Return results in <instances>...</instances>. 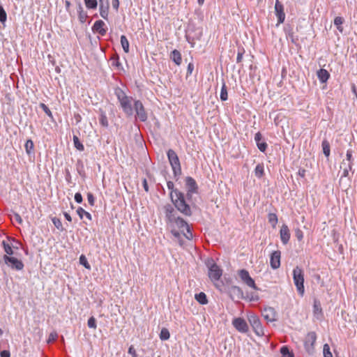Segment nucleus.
I'll return each mask as SVG.
<instances>
[{
  "label": "nucleus",
  "mask_w": 357,
  "mask_h": 357,
  "mask_svg": "<svg viewBox=\"0 0 357 357\" xmlns=\"http://www.w3.org/2000/svg\"><path fill=\"white\" fill-rule=\"evenodd\" d=\"M170 199L175 208L185 216H191L192 214L190 206L186 202L184 194L178 189L170 192Z\"/></svg>",
  "instance_id": "nucleus-1"
},
{
  "label": "nucleus",
  "mask_w": 357,
  "mask_h": 357,
  "mask_svg": "<svg viewBox=\"0 0 357 357\" xmlns=\"http://www.w3.org/2000/svg\"><path fill=\"white\" fill-rule=\"evenodd\" d=\"M293 280L298 293L303 296L305 292L303 271L296 266L293 270Z\"/></svg>",
  "instance_id": "nucleus-2"
},
{
  "label": "nucleus",
  "mask_w": 357,
  "mask_h": 357,
  "mask_svg": "<svg viewBox=\"0 0 357 357\" xmlns=\"http://www.w3.org/2000/svg\"><path fill=\"white\" fill-rule=\"evenodd\" d=\"M206 266L208 269V277L212 282H216L220 280L222 275V270L217 265L213 259H208L206 262Z\"/></svg>",
  "instance_id": "nucleus-3"
},
{
  "label": "nucleus",
  "mask_w": 357,
  "mask_h": 357,
  "mask_svg": "<svg viewBox=\"0 0 357 357\" xmlns=\"http://www.w3.org/2000/svg\"><path fill=\"white\" fill-rule=\"evenodd\" d=\"M172 224H175L187 239L190 240L192 238V234L190 231V227L183 218L178 216L175 220H173Z\"/></svg>",
  "instance_id": "nucleus-4"
},
{
  "label": "nucleus",
  "mask_w": 357,
  "mask_h": 357,
  "mask_svg": "<svg viewBox=\"0 0 357 357\" xmlns=\"http://www.w3.org/2000/svg\"><path fill=\"white\" fill-rule=\"evenodd\" d=\"M167 157L172 167L174 176H176L177 175H180L181 174V165L176 152L172 149H169L167 151Z\"/></svg>",
  "instance_id": "nucleus-5"
},
{
  "label": "nucleus",
  "mask_w": 357,
  "mask_h": 357,
  "mask_svg": "<svg viewBox=\"0 0 357 357\" xmlns=\"http://www.w3.org/2000/svg\"><path fill=\"white\" fill-rule=\"evenodd\" d=\"M248 321L252 327L253 328V330L256 335H257L258 336H262L264 335V329L261 326L259 318L257 315L251 314L248 315Z\"/></svg>",
  "instance_id": "nucleus-6"
},
{
  "label": "nucleus",
  "mask_w": 357,
  "mask_h": 357,
  "mask_svg": "<svg viewBox=\"0 0 357 357\" xmlns=\"http://www.w3.org/2000/svg\"><path fill=\"white\" fill-rule=\"evenodd\" d=\"M3 260L5 264L12 269L21 271L24 268V264L22 261L15 257L5 255L3 256Z\"/></svg>",
  "instance_id": "nucleus-7"
},
{
  "label": "nucleus",
  "mask_w": 357,
  "mask_h": 357,
  "mask_svg": "<svg viewBox=\"0 0 357 357\" xmlns=\"http://www.w3.org/2000/svg\"><path fill=\"white\" fill-rule=\"evenodd\" d=\"M238 275L241 281L249 287L254 289H258L255 280L250 277L249 272L245 269H241L238 271Z\"/></svg>",
  "instance_id": "nucleus-8"
},
{
  "label": "nucleus",
  "mask_w": 357,
  "mask_h": 357,
  "mask_svg": "<svg viewBox=\"0 0 357 357\" xmlns=\"http://www.w3.org/2000/svg\"><path fill=\"white\" fill-rule=\"evenodd\" d=\"M228 294L231 300L245 299L243 291L241 287L232 285L228 288Z\"/></svg>",
  "instance_id": "nucleus-9"
},
{
  "label": "nucleus",
  "mask_w": 357,
  "mask_h": 357,
  "mask_svg": "<svg viewBox=\"0 0 357 357\" xmlns=\"http://www.w3.org/2000/svg\"><path fill=\"white\" fill-rule=\"evenodd\" d=\"M134 109L139 119L144 122L147 120L148 116L145 111L144 107L140 100H135Z\"/></svg>",
  "instance_id": "nucleus-10"
},
{
  "label": "nucleus",
  "mask_w": 357,
  "mask_h": 357,
  "mask_svg": "<svg viewBox=\"0 0 357 357\" xmlns=\"http://www.w3.org/2000/svg\"><path fill=\"white\" fill-rule=\"evenodd\" d=\"M164 212L165 214L166 222L169 224L173 223V220H175L177 215V212L171 204H168L164 206Z\"/></svg>",
  "instance_id": "nucleus-11"
},
{
  "label": "nucleus",
  "mask_w": 357,
  "mask_h": 357,
  "mask_svg": "<svg viewBox=\"0 0 357 357\" xmlns=\"http://www.w3.org/2000/svg\"><path fill=\"white\" fill-rule=\"evenodd\" d=\"M234 328L241 333H247L248 331V326L246 321L241 318H235L232 321Z\"/></svg>",
  "instance_id": "nucleus-12"
},
{
  "label": "nucleus",
  "mask_w": 357,
  "mask_h": 357,
  "mask_svg": "<svg viewBox=\"0 0 357 357\" xmlns=\"http://www.w3.org/2000/svg\"><path fill=\"white\" fill-rule=\"evenodd\" d=\"M131 100V97H127L126 99L119 102L123 111L128 116H130L133 114V109L132 107Z\"/></svg>",
  "instance_id": "nucleus-13"
},
{
  "label": "nucleus",
  "mask_w": 357,
  "mask_h": 357,
  "mask_svg": "<svg viewBox=\"0 0 357 357\" xmlns=\"http://www.w3.org/2000/svg\"><path fill=\"white\" fill-rule=\"evenodd\" d=\"M275 12L278 17V23H283L285 19V13L284 12L283 5L278 0H276L275 4Z\"/></svg>",
  "instance_id": "nucleus-14"
},
{
  "label": "nucleus",
  "mask_w": 357,
  "mask_h": 357,
  "mask_svg": "<svg viewBox=\"0 0 357 357\" xmlns=\"http://www.w3.org/2000/svg\"><path fill=\"white\" fill-rule=\"evenodd\" d=\"M281 252L275 250L273 252L270 257V265L273 269H277L280 266Z\"/></svg>",
  "instance_id": "nucleus-15"
},
{
  "label": "nucleus",
  "mask_w": 357,
  "mask_h": 357,
  "mask_svg": "<svg viewBox=\"0 0 357 357\" xmlns=\"http://www.w3.org/2000/svg\"><path fill=\"white\" fill-rule=\"evenodd\" d=\"M276 315L277 314L275 309L271 307H265L262 312V316L269 322L276 321Z\"/></svg>",
  "instance_id": "nucleus-16"
},
{
  "label": "nucleus",
  "mask_w": 357,
  "mask_h": 357,
  "mask_svg": "<svg viewBox=\"0 0 357 357\" xmlns=\"http://www.w3.org/2000/svg\"><path fill=\"white\" fill-rule=\"evenodd\" d=\"M280 236L284 245L288 243L290 238V231L287 225H282L280 230Z\"/></svg>",
  "instance_id": "nucleus-17"
},
{
  "label": "nucleus",
  "mask_w": 357,
  "mask_h": 357,
  "mask_svg": "<svg viewBox=\"0 0 357 357\" xmlns=\"http://www.w3.org/2000/svg\"><path fill=\"white\" fill-rule=\"evenodd\" d=\"M105 26V22L102 20H99L95 22L92 26V30L93 32H97L103 36L107 33V29L104 27Z\"/></svg>",
  "instance_id": "nucleus-18"
},
{
  "label": "nucleus",
  "mask_w": 357,
  "mask_h": 357,
  "mask_svg": "<svg viewBox=\"0 0 357 357\" xmlns=\"http://www.w3.org/2000/svg\"><path fill=\"white\" fill-rule=\"evenodd\" d=\"M109 9V1H105L104 3H102L99 5V11L100 16L105 19L107 20L108 14Z\"/></svg>",
  "instance_id": "nucleus-19"
},
{
  "label": "nucleus",
  "mask_w": 357,
  "mask_h": 357,
  "mask_svg": "<svg viewBox=\"0 0 357 357\" xmlns=\"http://www.w3.org/2000/svg\"><path fill=\"white\" fill-rule=\"evenodd\" d=\"M185 187L187 190L196 192L197 190V185L194 178L190 176L185 178Z\"/></svg>",
  "instance_id": "nucleus-20"
},
{
  "label": "nucleus",
  "mask_w": 357,
  "mask_h": 357,
  "mask_svg": "<svg viewBox=\"0 0 357 357\" xmlns=\"http://www.w3.org/2000/svg\"><path fill=\"white\" fill-rule=\"evenodd\" d=\"M317 77L321 83H325L330 77L329 73L323 68L319 69L317 73Z\"/></svg>",
  "instance_id": "nucleus-21"
},
{
  "label": "nucleus",
  "mask_w": 357,
  "mask_h": 357,
  "mask_svg": "<svg viewBox=\"0 0 357 357\" xmlns=\"http://www.w3.org/2000/svg\"><path fill=\"white\" fill-rule=\"evenodd\" d=\"M170 58L177 66H179L181 63V54L178 50H174L171 52Z\"/></svg>",
  "instance_id": "nucleus-22"
},
{
  "label": "nucleus",
  "mask_w": 357,
  "mask_h": 357,
  "mask_svg": "<svg viewBox=\"0 0 357 357\" xmlns=\"http://www.w3.org/2000/svg\"><path fill=\"white\" fill-rule=\"evenodd\" d=\"M9 241H10L9 239L8 241H3L2 245H3V250H4L5 252L6 253V255L8 256H11L13 255L14 252L13 250V246Z\"/></svg>",
  "instance_id": "nucleus-23"
},
{
  "label": "nucleus",
  "mask_w": 357,
  "mask_h": 357,
  "mask_svg": "<svg viewBox=\"0 0 357 357\" xmlns=\"http://www.w3.org/2000/svg\"><path fill=\"white\" fill-rule=\"evenodd\" d=\"M114 94L116 95L118 100L121 102V100H123L124 99H126L127 97H128L126 93L119 87H117L115 89Z\"/></svg>",
  "instance_id": "nucleus-24"
},
{
  "label": "nucleus",
  "mask_w": 357,
  "mask_h": 357,
  "mask_svg": "<svg viewBox=\"0 0 357 357\" xmlns=\"http://www.w3.org/2000/svg\"><path fill=\"white\" fill-rule=\"evenodd\" d=\"M195 299L202 305H205L208 303L206 295L204 292L195 294Z\"/></svg>",
  "instance_id": "nucleus-25"
},
{
  "label": "nucleus",
  "mask_w": 357,
  "mask_h": 357,
  "mask_svg": "<svg viewBox=\"0 0 357 357\" xmlns=\"http://www.w3.org/2000/svg\"><path fill=\"white\" fill-rule=\"evenodd\" d=\"M321 146H322L323 153H324V155L326 157H328L331 153L329 142L326 139L323 140L322 143H321Z\"/></svg>",
  "instance_id": "nucleus-26"
},
{
  "label": "nucleus",
  "mask_w": 357,
  "mask_h": 357,
  "mask_svg": "<svg viewBox=\"0 0 357 357\" xmlns=\"http://www.w3.org/2000/svg\"><path fill=\"white\" fill-rule=\"evenodd\" d=\"M99 122L103 127L107 128L109 126L107 117L102 110H100V112Z\"/></svg>",
  "instance_id": "nucleus-27"
},
{
  "label": "nucleus",
  "mask_w": 357,
  "mask_h": 357,
  "mask_svg": "<svg viewBox=\"0 0 357 357\" xmlns=\"http://www.w3.org/2000/svg\"><path fill=\"white\" fill-rule=\"evenodd\" d=\"M255 174L259 178H261L264 176V165L262 163H259L256 166L255 169Z\"/></svg>",
  "instance_id": "nucleus-28"
},
{
  "label": "nucleus",
  "mask_w": 357,
  "mask_h": 357,
  "mask_svg": "<svg viewBox=\"0 0 357 357\" xmlns=\"http://www.w3.org/2000/svg\"><path fill=\"white\" fill-rule=\"evenodd\" d=\"M77 213L80 218V219H82L84 215L86 216V218L89 220L92 219L91 215L89 212L86 211L82 207H78V208L77 209Z\"/></svg>",
  "instance_id": "nucleus-29"
},
{
  "label": "nucleus",
  "mask_w": 357,
  "mask_h": 357,
  "mask_svg": "<svg viewBox=\"0 0 357 357\" xmlns=\"http://www.w3.org/2000/svg\"><path fill=\"white\" fill-rule=\"evenodd\" d=\"M86 8L89 10H95L98 6V0H84Z\"/></svg>",
  "instance_id": "nucleus-30"
},
{
  "label": "nucleus",
  "mask_w": 357,
  "mask_h": 357,
  "mask_svg": "<svg viewBox=\"0 0 357 357\" xmlns=\"http://www.w3.org/2000/svg\"><path fill=\"white\" fill-rule=\"evenodd\" d=\"M121 44L126 53L129 52V42L126 36L122 35L121 36Z\"/></svg>",
  "instance_id": "nucleus-31"
},
{
  "label": "nucleus",
  "mask_w": 357,
  "mask_h": 357,
  "mask_svg": "<svg viewBox=\"0 0 357 357\" xmlns=\"http://www.w3.org/2000/svg\"><path fill=\"white\" fill-rule=\"evenodd\" d=\"M33 147L34 145L33 141L31 139H27L24 144V148L28 155H31L33 153Z\"/></svg>",
  "instance_id": "nucleus-32"
},
{
  "label": "nucleus",
  "mask_w": 357,
  "mask_h": 357,
  "mask_svg": "<svg viewBox=\"0 0 357 357\" xmlns=\"http://www.w3.org/2000/svg\"><path fill=\"white\" fill-rule=\"evenodd\" d=\"M344 22V19L342 17L337 16L334 20V24L337 27V30L341 33L343 31V27L342 24Z\"/></svg>",
  "instance_id": "nucleus-33"
},
{
  "label": "nucleus",
  "mask_w": 357,
  "mask_h": 357,
  "mask_svg": "<svg viewBox=\"0 0 357 357\" xmlns=\"http://www.w3.org/2000/svg\"><path fill=\"white\" fill-rule=\"evenodd\" d=\"M227 98H228V95H227V86H226L225 82L224 81H222V85L221 87V91H220V99L222 101H225L227 100Z\"/></svg>",
  "instance_id": "nucleus-34"
},
{
  "label": "nucleus",
  "mask_w": 357,
  "mask_h": 357,
  "mask_svg": "<svg viewBox=\"0 0 357 357\" xmlns=\"http://www.w3.org/2000/svg\"><path fill=\"white\" fill-rule=\"evenodd\" d=\"M268 220L269 223L272 225L273 228L275 227L278 223V216L275 213H270L268 215Z\"/></svg>",
  "instance_id": "nucleus-35"
},
{
  "label": "nucleus",
  "mask_w": 357,
  "mask_h": 357,
  "mask_svg": "<svg viewBox=\"0 0 357 357\" xmlns=\"http://www.w3.org/2000/svg\"><path fill=\"white\" fill-rule=\"evenodd\" d=\"M73 144H74V146L78 150V151H82L84 150V145L80 142L79 138L76 135H74L73 136Z\"/></svg>",
  "instance_id": "nucleus-36"
},
{
  "label": "nucleus",
  "mask_w": 357,
  "mask_h": 357,
  "mask_svg": "<svg viewBox=\"0 0 357 357\" xmlns=\"http://www.w3.org/2000/svg\"><path fill=\"white\" fill-rule=\"evenodd\" d=\"M280 353L282 357H294V354L291 352L287 346H283L280 349Z\"/></svg>",
  "instance_id": "nucleus-37"
},
{
  "label": "nucleus",
  "mask_w": 357,
  "mask_h": 357,
  "mask_svg": "<svg viewBox=\"0 0 357 357\" xmlns=\"http://www.w3.org/2000/svg\"><path fill=\"white\" fill-rule=\"evenodd\" d=\"M170 334L167 328H163L160 331V338L161 340H167L169 338Z\"/></svg>",
  "instance_id": "nucleus-38"
},
{
  "label": "nucleus",
  "mask_w": 357,
  "mask_h": 357,
  "mask_svg": "<svg viewBox=\"0 0 357 357\" xmlns=\"http://www.w3.org/2000/svg\"><path fill=\"white\" fill-rule=\"evenodd\" d=\"M171 233L176 238L178 244L181 245V246H183V241L182 240L181 238V234L179 231L175 230V229H172L171 231Z\"/></svg>",
  "instance_id": "nucleus-39"
},
{
  "label": "nucleus",
  "mask_w": 357,
  "mask_h": 357,
  "mask_svg": "<svg viewBox=\"0 0 357 357\" xmlns=\"http://www.w3.org/2000/svg\"><path fill=\"white\" fill-rule=\"evenodd\" d=\"M39 107L44 111V112L52 119H53V115L48 107L43 102L39 104Z\"/></svg>",
  "instance_id": "nucleus-40"
},
{
  "label": "nucleus",
  "mask_w": 357,
  "mask_h": 357,
  "mask_svg": "<svg viewBox=\"0 0 357 357\" xmlns=\"http://www.w3.org/2000/svg\"><path fill=\"white\" fill-rule=\"evenodd\" d=\"M79 264L84 266L86 269H91V266L88 262L86 257L84 255H82L79 257Z\"/></svg>",
  "instance_id": "nucleus-41"
},
{
  "label": "nucleus",
  "mask_w": 357,
  "mask_h": 357,
  "mask_svg": "<svg viewBox=\"0 0 357 357\" xmlns=\"http://www.w3.org/2000/svg\"><path fill=\"white\" fill-rule=\"evenodd\" d=\"M52 221L54 225L56 227V229H58L59 230H60L61 231L64 230V228L63 227L62 222L60 220V219H59L57 218H53L52 219Z\"/></svg>",
  "instance_id": "nucleus-42"
},
{
  "label": "nucleus",
  "mask_w": 357,
  "mask_h": 357,
  "mask_svg": "<svg viewBox=\"0 0 357 357\" xmlns=\"http://www.w3.org/2000/svg\"><path fill=\"white\" fill-rule=\"evenodd\" d=\"M7 19V14L1 5H0V22L4 23Z\"/></svg>",
  "instance_id": "nucleus-43"
},
{
  "label": "nucleus",
  "mask_w": 357,
  "mask_h": 357,
  "mask_svg": "<svg viewBox=\"0 0 357 357\" xmlns=\"http://www.w3.org/2000/svg\"><path fill=\"white\" fill-rule=\"evenodd\" d=\"M324 357H333L331 352L330 351V347L328 344L324 345Z\"/></svg>",
  "instance_id": "nucleus-44"
},
{
  "label": "nucleus",
  "mask_w": 357,
  "mask_h": 357,
  "mask_svg": "<svg viewBox=\"0 0 357 357\" xmlns=\"http://www.w3.org/2000/svg\"><path fill=\"white\" fill-rule=\"evenodd\" d=\"M87 17V13L84 10H81V13H78V18L81 23H84Z\"/></svg>",
  "instance_id": "nucleus-45"
},
{
  "label": "nucleus",
  "mask_w": 357,
  "mask_h": 357,
  "mask_svg": "<svg viewBox=\"0 0 357 357\" xmlns=\"http://www.w3.org/2000/svg\"><path fill=\"white\" fill-rule=\"evenodd\" d=\"M353 165H354L353 161L349 162V161H346L345 160H343V161L341 163L340 167L341 168L345 167L349 169H352Z\"/></svg>",
  "instance_id": "nucleus-46"
},
{
  "label": "nucleus",
  "mask_w": 357,
  "mask_h": 357,
  "mask_svg": "<svg viewBox=\"0 0 357 357\" xmlns=\"http://www.w3.org/2000/svg\"><path fill=\"white\" fill-rule=\"evenodd\" d=\"M87 325L91 328H96V320L93 317H90L88 319Z\"/></svg>",
  "instance_id": "nucleus-47"
},
{
  "label": "nucleus",
  "mask_w": 357,
  "mask_h": 357,
  "mask_svg": "<svg viewBox=\"0 0 357 357\" xmlns=\"http://www.w3.org/2000/svg\"><path fill=\"white\" fill-rule=\"evenodd\" d=\"M245 52V50L243 48H241V49H238V54H237V57H236V62L237 63H240L242 61V59H243V55Z\"/></svg>",
  "instance_id": "nucleus-48"
},
{
  "label": "nucleus",
  "mask_w": 357,
  "mask_h": 357,
  "mask_svg": "<svg viewBox=\"0 0 357 357\" xmlns=\"http://www.w3.org/2000/svg\"><path fill=\"white\" fill-rule=\"evenodd\" d=\"M246 298H248L250 301H257L259 297L258 295L251 293L250 295L248 294L247 296H245V299Z\"/></svg>",
  "instance_id": "nucleus-49"
},
{
  "label": "nucleus",
  "mask_w": 357,
  "mask_h": 357,
  "mask_svg": "<svg viewBox=\"0 0 357 357\" xmlns=\"http://www.w3.org/2000/svg\"><path fill=\"white\" fill-rule=\"evenodd\" d=\"M257 148L259 149L260 151L264 152L266 150L267 148V144L265 142H259L257 144Z\"/></svg>",
  "instance_id": "nucleus-50"
},
{
  "label": "nucleus",
  "mask_w": 357,
  "mask_h": 357,
  "mask_svg": "<svg viewBox=\"0 0 357 357\" xmlns=\"http://www.w3.org/2000/svg\"><path fill=\"white\" fill-rule=\"evenodd\" d=\"M295 236L296 237L298 241H302V239L303 238V231L300 229H298V228L296 229L295 230Z\"/></svg>",
  "instance_id": "nucleus-51"
},
{
  "label": "nucleus",
  "mask_w": 357,
  "mask_h": 357,
  "mask_svg": "<svg viewBox=\"0 0 357 357\" xmlns=\"http://www.w3.org/2000/svg\"><path fill=\"white\" fill-rule=\"evenodd\" d=\"M314 313L321 312V308L320 305V303L319 301H314Z\"/></svg>",
  "instance_id": "nucleus-52"
},
{
  "label": "nucleus",
  "mask_w": 357,
  "mask_h": 357,
  "mask_svg": "<svg viewBox=\"0 0 357 357\" xmlns=\"http://www.w3.org/2000/svg\"><path fill=\"white\" fill-rule=\"evenodd\" d=\"M87 199H88V202H89V204L91 205V206H93L94 205V203H95V198L93 195L92 193L91 192H89L87 194Z\"/></svg>",
  "instance_id": "nucleus-53"
},
{
  "label": "nucleus",
  "mask_w": 357,
  "mask_h": 357,
  "mask_svg": "<svg viewBox=\"0 0 357 357\" xmlns=\"http://www.w3.org/2000/svg\"><path fill=\"white\" fill-rule=\"evenodd\" d=\"M128 354H130L132 357H138V355L137 354L136 351L132 345L129 347Z\"/></svg>",
  "instance_id": "nucleus-54"
},
{
  "label": "nucleus",
  "mask_w": 357,
  "mask_h": 357,
  "mask_svg": "<svg viewBox=\"0 0 357 357\" xmlns=\"http://www.w3.org/2000/svg\"><path fill=\"white\" fill-rule=\"evenodd\" d=\"M75 200L77 203L80 204L82 202V196L80 192H76L75 195Z\"/></svg>",
  "instance_id": "nucleus-55"
},
{
  "label": "nucleus",
  "mask_w": 357,
  "mask_h": 357,
  "mask_svg": "<svg viewBox=\"0 0 357 357\" xmlns=\"http://www.w3.org/2000/svg\"><path fill=\"white\" fill-rule=\"evenodd\" d=\"M346 161H353L354 162V160H353V158H352V151L351 149L349 150H347V154H346V159H344Z\"/></svg>",
  "instance_id": "nucleus-56"
},
{
  "label": "nucleus",
  "mask_w": 357,
  "mask_h": 357,
  "mask_svg": "<svg viewBox=\"0 0 357 357\" xmlns=\"http://www.w3.org/2000/svg\"><path fill=\"white\" fill-rule=\"evenodd\" d=\"M194 70V65L192 63H190L187 68V75H191Z\"/></svg>",
  "instance_id": "nucleus-57"
},
{
  "label": "nucleus",
  "mask_w": 357,
  "mask_h": 357,
  "mask_svg": "<svg viewBox=\"0 0 357 357\" xmlns=\"http://www.w3.org/2000/svg\"><path fill=\"white\" fill-rule=\"evenodd\" d=\"M261 139H262L261 134L259 132H257L255 135V140L256 143L257 144V143L260 142Z\"/></svg>",
  "instance_id": "nucleus-58"
},
{
  "label": "nucleus",
  "mask_w": 357,
  "mask_h": 357,
  "mask_svg": "<svg viewBox=\"0 0 357 357\" xmlns=\"http://www.w3.org/2000/svg\"><path fill=\"white\" fill-rule=\"evenodd\" d=\"M1 357H10V351L8 350H3L0 352Z\"/></svg>",
  "instance_id": "nucleus-59"
},
{
  "label": "nucleus",
  "mask_w": 357,
  "mask_h": 357,
  "mask_svg": "<svg viewBox=\"0 0 357 357\" xmlns=\"http://www.w3.org/2000/svg\"><path fill=\"white\" fill-rule=\"evenodd\" d=\"M112 7L115 10H117L119 8V0H112Z\"/></svg>",
  "instance_id": "nucleus-60"
},
{
  "label": "nucleus",
  "mask_w": 357,
  "mask_h": 357,
  "mask_svg": "<svg viewBox=\"0 0 357 357\" xmlns=\"http://www.w3.org/2000/svg\"><path fill=\"white\" fill-rule=\"evenodd\" d=\"M308 338L312 341V344H314V342L316 340V335L314 333H310L308 334Z\"/></svg>",
  "instance_id": "nucleus-61"
},
{
  "label": "nucleus",
  "mask_w": 357,
  "mask_h": 357,
  "mask_svg": "<svg viewBox=\"0 0 357 357\" xmlns=\"http://www.w3.org/2000/svg\"><path fill=\"white\" fill-rule=\"evenodd\" d=\"M342 169H343V172H342V177L349 176V171H351L352 169H349L345 167H342Z\"/></svg>",
  "instance_id": "nucleus-62"
},
{
  "label": "nucleus",
  "mask_w": 357,
  "mask_h": 357,
  "mask_svg": "<svg viewBox=\"0 0 357 357\" xmlns=\"http://www.w3.org/2000/svg\"><path fill=\"white\" fill-rule=\"evenodd\" d=\"M167 188L172 191L175 190L176 189L174 188V185L172 181H167Z\"/></svg>",
  "instance_id": "nucleus-63"
},
{
  "label": "nucleus",
  "mask_w": 357,
  "mask_h": 357,
  "mask_svg": "<svg viewBox=\"0 0 357 357\" xmlns=\"http://www.w3.org/2000/svg\"><path fill=\"white\" fill-rule=\"evenodd\" d=\"M144 189L146 192H149V185L146 178L142 181Z\"/></svg>",
  "instance_id": "nucleus-64"
}]
</instances>
